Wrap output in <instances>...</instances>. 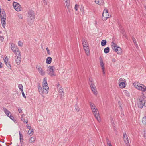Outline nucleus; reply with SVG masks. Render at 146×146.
<instances>
[{"mask_svg":"<svg viewBox=\"0 0 146 146\" xmlns=\"http://www.w3.org/2000/svg\"><path fill=\"white\" fill-rule=\"evenodd\" d=\"M18 17L20 19H22L23 18V16L22 15L20 14L18 15Z\"/></svg>","mask_w":146,"mask_h":146,"instance_id":"obj_50","label":"nucleus"},{"mask_svg":"<svg viewBox=\"0 0 146 146\" xmlns=\"http://www.w3.org/2000/svg\"><path fill=\"white\" fill-rule=\"evenodd\" d=\"M115 51L117 52L118 54H120L122 52V50L120 47L118 46L116 48V50Z\"/></svg>","mask_w":146,"mask_h":146,"instance_id":"obj_15","label":"nucleus"},{"mask_svg":"<svg viewBox=\"0 0 146 146\" xmlns=\"http://www.w3.org/2000/svg\"><path fill=\"white\" fill-rule=\"evenodd\" d=\"M84 49V50H85L86 49H87L89 48V47L88 45H86V46H83Z\"/></svg>","mask_w":146,"mask_h":146,"instance_id":"obj_43","label":"nucleus"},{"mask_svg":"<svg viewBox=\"0 0 146 146\" xmlns=\"http://www.w3.org/2000/svg\"><path fill=\"white\" fill-rule=\"evenodd\" d=\"M111 44L113 49L115 51L116 50V48L118 47L117 45L113 42H111Z\"/></svg>","mask_w":146,"mask_h":146,"instance_id":"obj_17","label":"nucleus"},{"mask_svg":"<svg viewBox=\"0 0 146 146\" xmlns=\"http://www.w3.org/2000/svg\"><path fill=\"white\" fill-rule=\"evenodd\" d=\"M11 48L13 52L14 53H16V54H19V52H20L17 46L13 43L11 44Z\"/></svg>","mask_w":146,"mask_h":146,"instance_id":"obj_4","label":"nucleus"},{"mask_svg":"<svg viewBox=\"0 0 146 146\" xmlns=\"http://www.w3.org/2000/svg\"><path fill=\"white\" fill-rule=\"evenodd\" d=\"M1 18H6V13L4 11V9H2L1 10Z\"/></svg>","mask_w":146,"mask_h":146,"instance_id":"obj_20","label":"nucleus"},{"mask_svg":"<svg viewBox=\"0 0 146 146\" xmlns=\"http://www.w3.org/2000/svg\"><path fill=\"white\" fill-rule=\"evenodd\" d=\"M3 111H4L5 114H7V113H10V112L5 108H3Z\"/></svg>","mask_w":146,"mask_h":146,"instance_id":"obj_33","label":"nucleus"},{"mask_svg":"<svg viewBox=\"0 0 146 146\" xmlns=\"http://www.w3.org/2000/svg\"><path fill=\"white\" fill-rule=\"evenodd\" d=\"M22 94L23 97H24V98H26V97L25 96V95L24 92H22Z\"/></svg>","mask_w":146,"mask_h":146,"instance_id":"obj_55","label":"nucleus"},{"mask_svg":"<svg viewBox=\"0 0 146 146\" xmlns=\"http://www.w3.org/2000/svg\"><path fill=\"white\" fill-rule=\"evenodd\" d=\"M18 87L20 90L23 89V87L21 84H19L18 85Z\"/></svg>","mask_w":146,"mask_h":146,"instance_id":"obj_40","label":"nucleus"},{"mask_svg":"<svg viewBox=\"0 0 146 146\" xmlns=\"http://www.w3.org/2000/svg\"><path fill=\"white\" fill-rule=\"evenodd\" d=\"M119 86L121 88H124L125 86V84L124 82H120Z\"/></svg>","mask_w":146,"mask_h":146,"instance_id":"obj_24","label":"nucleus"},{"mask_svg":"<svg viewBox=\"0 0 146 146\" xmlns=\"http://www.w3.org/2000/svg\"><path fill=\"white\" fill-rule=\"evenodd\" d=\"M52 60V58L51 57H48L47 58L46 60V63L48 64H50Z\"/></svg>","mask_w":146,"mask_h":146,"instance_id":"obj_21","label":"nucleus"},{"mask_svg":"<svg viewBox=\"0 0 146 146\" xmlns=\"http://www.w3.org/2000/svg\"><path fill=\"white\" fill-rule=\"evenodd\" d=\"M49 87L48 86H43V90L42 93H48V92Z\"/></svg>","mask_w":146,"mask_h":146,"instance_id":"obj_11","label":"nucleus"},{"mask_svg":"<svg viewBox=\"0 0 146 146\" xmlns=\"http://www.w3.org/2000/svg\"><path fill=\"white\" fill-rule=\"evenodd\" d=\"M89 103L90 108L92 112L94 113L97 112V109L96 106L94 104L91 102H90Z\"/></svg>","mask_w":146,"mask_h":146,"instance_id":"obj_8","label":"nucleus"},{"mask_svg":"<svg viewBox=\"0 0 146 146\" xmlns=\"http://www.w3.org/2000/svg\"><path fill=\"white\" fill-rule=\"evenodd\" d=\"M104 0H95L96 3L100 5H102L104 4Z\"/></svg>","mask_w":146,"mask_h":146,"instance_id":"obj_16","label":"nucleus"},{"mask_svg":"<svg viewBox=\"0 0 146 146\" xmlns=\"http://www.w3.org/2000/svg\"><path fill=\"white\" fill-rule=\"evenodd\" d=\"M27 127L28 129H29V130H31V126L29 125H27Z\"/></svg>","mask_w":146,"mask_h":146,"instance_id":"obj_52","label":"nucleus"},{"mask_svg":"<svg viewBox=\"0 0 146 146\" xmlns=\"http://www.w3.org/2000/svg\"><path fill=\"white\" fill-rule=\"evenodd\" d=\"M103 13L104 14H107L108 13V12L107 9H106L104 10Z\"/></svg>","mask_w":146,"mask_h":146,"instance_id":"obj_42","label":"nucleus"},{"mask_svg":"<svg viewBox=\"0 0 146 146\" xmlns=\"http://www.w3.org/2000/svg\"><path fill=\"white\" fill-rule=\"evenodd\" d=\"M110 50V48L108 47L104 49V52L105 53L107 54L109 52Z\"/></svg>","mask_w":146,"mask_h":146,"instance_id":"obj_27","label":"nucleus"},{"mask_svg":"<svg viewBox=\"0 0 146 146\" xmlns=\"http://www.w3.org/2000/svg\"><path fill=\"white\" fill-rule=\"evenodd\" d=\"M48 86V84L46 81V77L44 78V81L43 82V86Z\"/></svg>","mask_w":146,"mask_h":146,"instance_id":"obj_26","label":"nucleus"},{"mask_svg":"<svg viewBox=\"0 0 146 146\" xmlns=\"http://www.w3.org/2000/svg\"><path fill=\"white\" fill-rule=\"evenodd\" d=\"M75 108L76 111L77 112H79L80 110V108L77 105V104H76L75 105Z\"/></svg>","mask_w":146,"mask_h":146,"instance_id":"obj_32","label":"nucleus"},{"mask_svg":"<svg viewBox=\"0 0 146 146\" xmlns=\"http://www.w3.org/2000/svg\"><path fill=\"white\" fill-rule=\"evenodd\" d=\"M18 46L21 47L23 45V43L20 41H18Z\"/></svg>","mask_w":146,"mask_h":146,"instance_id":"obj_38","label":"nucleus"},{"mask_svg":"<svg viewBox=\"0 0 146 146\" xmlns=\"http://www.w3.org/2000/svg\"><path fill=\"white\" fill-rule=\"evenodd\" d=\"M85 53L88 56L89 55V52H90V50L89 48L88 49H86L85 50Z\"/></svg>","mask_w":146,"mask_h":146,"instance_id":"obj_39","label":"nucleus"},{"mask_svg":"<svg viewBox=\"0 0 146 146\" xmlns=\"http://www.w3.org/2000/svg\"><path fill=\"white\" fill-rule=\"evenodd\" d=\"M106 141L107 142V143L108 145H109V144H111L110 141H109V139L108 138H106Z\"/></svg>","mask_w":146,"mask_h":146,"instance_id":"obj_48","label":"nucleus"},{"mask_svg":"<svg viewBox=\"0 0 146 146\" xmlns=\"http://www.w3.org/2000/svg\"><path fill=\"white\" fill-rule=\"evenodd\" d=\"M1 23L2 24V26L3 27H5V24L6 23L5 22V21L6 19V18H1Z\"/></svg>","mask_w":146,"mask_h":146,"instance_id":"obj_19","label":"nucleus"},{"mask_svg":"<svg viewBox=\"0 0 146 146\" xmlns=\"http://www.w3.org/2000/svg\"><path fill=\"white\" fill-rule=\"evenodd\" d=\"M112 61L113 62H116V60L115 58H113L112 59Z\"/></svg>","mask_w":146,"mask_h":146,"instance_id":"obj_56","label":"nucleus"},{"mask_svg":"<svg viewBox=\"0 0 146 146\" xmlns=\"http://www.w3.org/2000/svg\"><path fill=\"white\" fill-rule=\"evenodd\" d=\"M93 79L92 78H89V82H93Z\"/></svg>","mask_w":146,"mask_h":146,"instance_id":"obj_53","label":"nucleus"},{"mask_svg":"<svg viewBox=\"0 0 146 146\" xmlns=\"http://www.w3.org/2000/svg\"><path fill=\"white\" fill-rule=\"evenodd\" d=\"M108 145V146H112V145H111V144H109V145Z\"/></svg>","mask_w":146,"mask_h":146,"instance_id":"obj_61","label":"nucleus"},{"mask_svg":"<svg viewBox=\"0 0 146 146\" xmlns=\"http://www.w3.org/2000/svg\"><path fill=\"white\" fill-rule=\"evenodd\" d=\"M7 116L9 117L11 120H13V119H14V117L12 116L11 114V113L10 112V113H7V114H6Z\"/></svg>","mask_w":146,"mask_h":146,"instance_id":"obj_28","label":"nucleus"},{"mask_svg":"<svg viewBox=\"0 0 146 146\" xmlns=\"http://www.w3.org/2000/svg\"><path fill=\"white\" fill-rule=\"evenodd\" d=\"M42 1L44 5H46L47 4V3L46 2V0H42Z\"/></svg>","mask_w":146,"mask_h":146,"instance_id":"obj_51","label":"nucleus"},{"mask_svg":"<svg viewBox=\"0 0 146 146\" xmlns=\"http://www.w3.org/2000/svg\"><path fill=\"white\" fill-rule=\"evenodd\" d=\"M35 141V137H32L30 138L29 140V142L30 143H33Z\"/></svg>","mask_w":146,"mask_h":146,"instance_id":"obj_22","label":"nucleus"},{"mask_svg":"<svg viewBox=\"0 0 146 146\" xmlns=\"http://www.w3.org/2000/svg\"><path fill=\"white\" fill-rule=\"evenodd\" d=\"M18 111H19V113H21L22 112V110H21V108H19L18 109Z\"/></svg>","mask_w":146,"mask_h":146,"instance_id":"obj_54","label":"nucleus"},{"mask_svg":"<svg viewBox=\"0 0 146 146\" xmlns=\"http://www.w3.org/2000/svg\"><path fill=\"white\" fill-rule=\"evenodd\" d=\"M33 129H32L31 131H30V130L29 129V130L28 131V133L30 135V136H31L33 134Z\"/></svg>","mask_w":146,"mask_h":146,"instance_id":"obj_34","label":"nucleus"},{"mask_svg":"<svg viewBox=\"0 0 146 146\" xmlns=\"http://www.w3.org/2000/svg\"><path fill=\"white\" fill-rule=\"evenodd\" d=\"M21 90V91L22 93V92H24L23 91V89H22V90Z\"/></svg>","mask_w":146,"mask_h":146,"instance_id":"obj_62","label":"nucleus"},{"mask_svg":"<svg viewBox=\"0 0 146 146\" xmlns=\"http://www.w3.org/2000/svg\"><path fill=\"white\" fill-rule=\"evenodd\" d=\"M144 136L146 139V131L144 133Z\"/></svg>","mask_w":146,"mask_h":146,"instance_id":"obj_60","label":"nucleus"},{"mask_svg":"<svg viewBox=\"0 0 146 146\" xmlns=\"http://www.w3.org/2000/svg\"><path fill=\"white\" fill-rule=\"evenodd\" d=\"M142 122L143 124L146 125V116L143 118Z\"/></svg>","mask_w":146,"mask_h":146,"instance_id":"obj_31","label":"nucleus"},{"mask_svg":"<svg viewBox=\"0 0 146 146\" xmlns=\"http://www.w3.org/2000/svg\"><path fill=\"white\" fill-rule=\"evenodd\" d=\"M89 84L90 85V87H91L92 86H95L94 83L93 82H89Z\"/></svg>","mask_w":146,"mask_h":146,"instance_id":"obj_44","label":"nucleus"},{"mask_svg":"<svg viewBox=\"0 0 146 146\" xmlns=\"http://www.w3.org/2000/svg\"><path fill=\"white\" fill-rule=\"evenodd\" d=\"M4 62L5 63H6V62H7L8 60V58H7V57H5L4 59Z\"/></svg>","mask_w":146,"mask_h":146,"instance_id":"obj_45","label":"nucleus"},{"mask_svg":"<svg viewBox=\"0 0 146 146\" xmlns=\"http://www.w3.org/2000/svg\"><path fill=\"white\" fill-rule=\"evenodd\" d=\"M59 86H60V84H58V87H59Z\"/></svg>","mask_w":146,"mask_h":146,"instance_id":"obj_64","label":"nucleus"},{"mask_svg":"<svg viewBox=\"0 0 146 146\" xmlns=\"http://www.w3.org/2000/svg\"><path fill=\"white\" fill-rule=\"evenodd\" d=\"M58 91L60 93V94L61 95H64V92H63V89L62 87L59 88H58Z\"/></svg>","mask_w":146,"mask_h":146,"instance_id":"obj_23","label":"nucleus"},{"mask_svg":"<svg viewBox=\"0 0 146 146\" xmlns=\"http://www.w3.org/2000/svg\"><path fill=\"white\" fill-rule=\"evenodd\" d=\"M110 17L108 13H102V19L103 20H106Z\"/></svg>","mask_w":146,"mask_h":146,"instance_id":"obj_12","label":"nucleus"},{"mask_svg":"<svg viewBox=\"0 0 146 146\" xmlns=\"http://www.w3.org/2000/svg\"><path fill=\"white\" fill-rule=\"evenodd\" d=\"M6 66L7 67L10 69H11V66L9 63V62H6V63H5Z\"/></svg>","mask_w":146,"mask_h":146,"instance_id":"obj_37","label":"nucleus"},{"mask_svg":"<svg viewBox=\"0 0 146 146\" xmlns=\"http://www.w3.org/2000/svg\"><path fill=\"white\" fill-rule=\"evenodd\" d=\"M18 55L17 56V58L15 61L17 64L19 65L20 64L21 60V56L20 52H19V54H17Z\"/></svg>","mask_w":146,"mask_h":146,"instance_id":"obj_9","label":"nucleus"},{"mask_svg":"<svg viewBox=\"0 0 146 146\" xmlns=\"http://www.w3.org/2000/svg\"><path fill=\"white\" fill-rule=\"evenodd\" d=\"M91 88L93 93L95 95L97 94V92L95 86H92Z\"/></svg>","mask_w":146,"mask_h":146,"instance_id":"obj_18","label":"nucleus"},{"mask_svg":"<svg viewBox=\"0 0 146 146\" xmlns=\"http://www.w3.org/2000/svg\"><path fill=\"white\" fill-rule=\"evenodd\" d=\"M82 44L83 46H86V45H88L87 44V42L86 40H85L84 39H82Z\"/></svg>","mask_w":146,"mask_h":146,"instance_id":"obj_29","label":"nucleus"},{"mask_svg":"<svg viewBox=\"0 0 146 146\" xmlns=\"http://www.w3.org/2000/svg\"><path fill=\"white\" fill-rule=\"evenodd\" d=\"M78 5L77 4H76L75 6L74 9L76 11H77L78 8Z\"/></svg>","mask_w":146,"mask_h":146,"instance_id":"obj_46","label":"nucleus"},{"mask_svg":"<svg viewBox=\"0 0 146 146\" xmlns=\"http://www.w3.org/2000/svg\"><path fill=\"white\" fill-rule=\"evenodd\" d=\"M38 91L40 93V92L42 93V91L43 89L41 86L40 85L39 83L38 84Z\"/></svg>","mask_w":146,"mask_h":146,"instance_id":"obj_25","label":"nucleus"},{"mask_svg":"<svg viewBox=\"0 0 146 146\" xmlns=\"http://www.w3.org/2000/svg\"><path fill=\"white\" fill-rule=\"evenodd\" d=\"M99 60H100V65L102 69V70L104 71L105 69V67L104 64L103 62V60L101 56H100L99 58Z\"/></svg>","mask_w":146,"mask_h":146,"instance_id":"obj_13","label":"nucleus"},{"mask_svg":"<svg viewBox=\"0 0 146 146\" xmlns=\"http://www.w3.org/2000/svg\"><path fill=\"white\" fill-rule=\"evenodd\" d=\"M104 71L102 70V71H103V73L104 74L105 73V72H104Z\"/></svg>","mask_w":146,"mask_h":146,"instance_id":"obj_63","label":"nucleus"},{"mask_svg":"<svg viewBox=\"0 0 146 146\" xmlns=\"http://www.w3.org/2000/svg\"><path fill=\"white\" fill-rule=\"evenodd\" d=\"M134 86L137 89L142 91L143 96L144 99L146 98V87L143 84H141L137 82L134 83Z\"/></svg>","mask_w":146,"mask_h":146,"instance_id":"obj_1","label":"nucleus"},{"mask_svg":"<svg viewBox=\"0 0 146 146\" xmlns=\"http://www.w3.org/2000/svg\"><path fill=\"white\" fill-rule=\"evenodd\" d=\"M118 103H119V104L120 107H121V102H120V101H119Z\"/></svg>","mask_w":146,"mask_h":146,"instance_id":"obj_59","label":"nucleus"},{"mask_svg":"<svg viewBox=\"0 0 146 146\" xmlns=\"http://www.w3.org/2000/svg\"><path fill=\"white\" fill-rule=\"evenodd\" d=\"M3 67V64L1 62H0V68H2Z\"/></svg>","mask_w":146,"mask_h":146,"instance_id":"obj_58","label":"nucleus"},{"mask_svg":"<svg viewBox=\"0 0 146 146\" xmlns=\"http://www.w3.org/2000/svg\"><path fill=\"white\" fill-rule=\"evenodd\" d=\"M19 135L20 136V141L21 142L23 140V136L21 134L20 131H19Z\"/></svg>","mask_w":146,"mask_h":146,"instance_id":"obj_35","label":"nucleus"},{"mask_svg":"<svg viewBox=\"0 0 146 146\" xmlns=\"http://www.w3.org/2000/svg\"><path fill=\"white\" fill-rule=\"evenodd\" d=\"M35 14L33 11L29 10L28 12V17L27 18L28 24L31 26L33 23L35 19Z\"/></svg>","mask_w":146,"mask_h":146,"instance_id":"obj_2","label":"nucleus"},{"mask_svg":"<svg viewBox=\"0 0 146 146\" xmlns=\"http://www.w3.org/2000/svg\"><path fill=\"white\" fill-rule=\"evenodd\" d=\"M137 104L138 107L140 108H142L143 106L146 107V100L141 96H139L138 98Z\"/></svg>","mask_w":146,"mask_h":146,"instance_id":"obj_3","label":"nucleus"},{"mask_svg":"<svg viewBox=\"0 0 146 146\" xmlns=\"http://www.w3.org/2000/svg\"><path fill=\"white\" fill-rule=\"evenodd\" d=\"M132 39L133 40V42L134 43L136 47H138L137 44V43L136 40L134 37L132 38Z\"/></svg>","mask_w":146,"mask_h":146,"instance_id":"obj_36","label":"nucleus"},{"mask_svg":"<svg viewBox=\"0 0 146 146\" xmlns=\"http://www.w3.org/2000/svg\"><path fill=\"white\" fill-rule=\"evenodd\" d=\"M123 139L126 146H130L128 138L126 133H123Z\"/></svg>","mask_w":146,"mask_h":146,"instance_id":"obj_7","label":"nucleus"},{"mask_svg":"<svg viewBox=\"0 0 146 146\" xmlns=\"http://www.w3.org/2000/svg\"><path fill=\"white\" fill-rule=\"evenodd\" d=\"M13 5L15 10L19 11H21V5L19 3L16 2H14L13 3Z\"/></svg>","mask_w":146,"mask_h":146,"instance_id":"obj_5","label":"nucleus"},{"mask_svg":"<svg viewBox=\"0 0 146 146\" xmlns=\"http://www.w3.org/2000/svg\"><path fill=\"white\" fill-rule=\"evenodd\" d=\"M49 72L48 74L50 75L51 76H55V75L54 73V70L55 69V68L53 66H51L49 67Z\"/></svg>","mask_w":146,"mask_h":146,"instance_id":"obj_6","label":"nucleus"},{"mask_svg":"<svg viewBox=\"0 0 146 146\" xmlns=\"http://www.w3.org/2000/svg\"><path fill=\"white\" fill-rule=\"evenodd\" d=\"M28 121L27 120H24V122L26 123V124L28 123Z\"/></svg>","mask_w":146,"mask_h":146,"instance_id":"obj_57","label":"nucleus"},{"mask_svg":"<svg viewBox=\"0 0 146 146\" xmlns=\"http://www.w3.org/2000/svg\"><path fill=\"white\" fill-rule=\"evenodd\" d=\"M107 42L106 40H103L101 41V45L102 46H104L106 45Z\"/></svg>","mask_w":146,"mask_h":146,"instance_id":"obj_30","label":"nucleus"},{"mask_svg":"<svg viewBox=\"0 0 146 146\" xmlns=\"http://www.w3.org/2000/svg\"><path fill=\"white\" fill-rule=\"evenodd\" d=\"M0 40L1 42H2L4 39V36H1L0 37Z\"/></svg>","mask_w":146,"mask_h":146,"instance_id":"obj_47","label":"nucleus"},{"mask_svg":"<svg viewBox=\"0 0 146 146\" xmlns=\"http://www.w3.org/2000/svg\"><path fill=\"white\" fill-rule=\"evenodd\" d=\"M46 50L47 51V53L48 54H49V55H50V50H49L48 49V47L46 48Z\"/></svg>","mask_w":146,"mask_h":146,"instance_id":"obj_49","label":"nucleus"},{"mask_svg":"<svg viewBox=\"0 0 146 146\" xmlns=\"http://www.w3.org/2000/svg\"><path fill=\"white\" fill-rule=\"evenodd\" d=\"M94 116L96 119L99 122H100L101 121L100 118V116H99V114L97 112L96 113H94Z\"/></svg>","mask_w":146,"mask_h":146,"instance_id":"obj_14","label":"nucleus"},{"mask_svg":"<svg viewBox=\"0 0 146 146\" xmlns=\"http://www.w3.org/2000/svg\"><path fill=\"white\" fill-rule=\"evenodd\" d=\"M125 80L123 78H121L119 80V82L120 83V82H124Z\"/></svg>","mask_w":146,"mask_h":146,"instance_id":"obj_41","label":"nucleus"},{"mask_svg":"<svg viewBox=\"0 0 146 146\" xmlns=\"http://www.w3.org/2000/svg\"><path fill=\"white\" fill-rule=\"evenodd\" d=\"M39 73L42 76H44L45 74V72L42 69L40 66H38V67H36Z\"/></svg>","mask_w":146,"mask_h":146,"instance_id":"obj_10","label":"nucleus"}]
</instances>
